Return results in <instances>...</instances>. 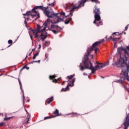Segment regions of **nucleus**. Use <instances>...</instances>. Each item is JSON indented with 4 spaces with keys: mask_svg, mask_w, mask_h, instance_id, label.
Instances as JSON below:
<instances>
[{
    "mask_svg": "<svg viewBox=\"0 0 129 129\" xmlns=\"http://www.w3.org/2000/svg\"><path fill=\"white\" fill-rule=\"evenodd\" d=\"M38 63H40V62H41V60H39L37 61Z\"/></svg>",
    "mask_w": 129,
    "mask_h": 129,
    "instance_id": "603ef678",
    "label": "nucleus"
},
{
    "mask_svg": "<svg viewBox=\"0 0 129 129\" xmlns=\"http://www.w3.org/2000/svg\"><path fill=\"white\" fill-rule=\"evenodd\" d=\"M128 28V25L125 26L124 31L127 30Z\"/></svg>",
    "mask_w": 129,
    "mask_h": 129,
    "instance_id": "58836bf2",
    "label": "nucleus"
},
{
    "mask_svg": "<svg viewBox=\"0 0 129 129\" xmlns=\"http://www.w3.org/2000/svg\"><path fill=\"white\" fill-rule=\"evenodd\" d=\"M115 35H116V33L114 32V33H113L112 36H113V37H114V36H115Z\"/></svg>",
    "mask_w": 129,
    "mask_h": 129,
    "instance_id": "37998d69",
    "label": "nucleus"
},
{
    "mask_svg": "<svg viewBox=\"0 0 129 129\" xmlns=\"http://www.w3.org/2000/svg\"><path fill=\"white\" fill-rule=\"evenodd\" d=\"M99 25V26H100V25H103L102 24V21H100L99 23H97Z\"/></svg>",
    "mask_w": 129,
    "mask_h": 129,
    "instance_id": "79ce46f5",
    "label": "nucleus"
},
{
    "mask_svg": "<svg viewBox=\"0 0 129 129\" xmlns=\"http://www.w3.org/2000/svg\"><path fill=\"white\" fill-rule=\"evenodd\" d=\"M54 14H57V13H54ZM59 14H60V16H65V13L63 12H61L60 13H57V15H59Z\"/></svg>",
    "mask_w": 129,
    "mask_h": 129,
    "instance_id": "5701e85b",
    "label": "nucleus"
},
{
    "mask_svg": "<svg viewBox=\"0 0 129 129\" xmlns=\"http://www.w3.org/2000/svg\"><path fill=\"white\" fill-rule=\"evenodd\" d=\"M27 57H28V55H27V56H26V58H27Z\"/></svg>",
    "mask_w": 129,
    "mask_h": 129,
    "instance_id": "bf43d9fd",
    "label": "nucleus"
},
{
    "mask_svg": "<svg viewBox=\"0 0 129 129\" xmlns=\"http://www.w3.org/2000/svg\"><path fill=\"white\" fill-rule=\"evenodd\" d=\"M46 38H47V36H45L44 37H41L40 38V40H42V41H44V40H45V39H46Z\"/></svg>",
    "mask_w": 129,
    "mask_h": 129,
    "instance_id": "7c9ffc66",
    "label": "nucleus"
},
{
    "mask_svg": "<svg viewBox=\"0 0 129 129\" xmlns=\"http://www.w3.org/2000/svg\"><path fill=\"white\" fill-rule=\"evenodd\" d=\"M100 44V41H97L93 44L92 46H90L89 47L87 50V53L84 55V59H85V57H87L89 58V55L91 54V51H93V49L94 48H96V47H97Z\"/></svg>",
    "mask_w": 129,
    "mask_h": 129,
    "instance_id": "39448f33",
    "label": "nucleus"
},
{
    "mask_svg": "<svg viewBox=\"0 0 129 129\" xmlns=\"http://www.w3.org/2000/svg\"><path fill=\"white\" fill-rule=\"evenodd\" d=\"M73 116L72 117H78V116H80L81 115V114L75 113V112H72Z\"/></svg>",
    "mask_w": 129,
    "mask_h": 129,
    "instance_id": "4468645a",
    "label": "nucleus"
},
{
    "mask_svg": "<svg viewBox=\"0 0 129 129\" xmlns=\"http://www.w3.org/2000/svg\"><path fill=\"white\" fill-rule=\"evenodd\" d=\"M123 81H124V78L123 77H121L120 79L118 80V82L122 84V85H123Z\"/></svg>",
    "mask_w": 129,
    "mask_h": 129,
    "instance_id": "f3484780",
    "label": "nucleus"
},
{
    "mask_svg": "<svg viewBox=\"0 0 129 129\" xmlns=\"http://www.w3.org/2000/svg\"><path fill=\"white\" fill-rule=\"evenodd\" d=\"M55 30H56L57 32H60V30H61V28H58V29H55Z\"/></svg>",
    "mask_w": 129,
    "mask_h": 129,
    "instance_id": "ea45409f",
    "label": "nucleus"
},
{
    "mask_svg": "<svg viewBox=\"0 0 129 129\" xmlns=\"http://www.w3.org/2000/svg\"><path fill=\"white\" fill-rule=\"evenodd\" d=\"M24 19H25L26 21H29V20H30V18L29 17H24Z\"/></svg>",
    "mask_w": 129,
    "mask_h": 129,
    "instance_id": "e433bc0d",
    "label": "nucleus"
},
{
    "mask_svg": "<svg viewBox=\"0 0 129 129\" xmlns=\"http://www.w3.org/2000/svg\"><path fill=\"white\" fill-rule=\"evenodd\" d=\"M38 46H39V49H41V45L39 44Z\"/></svg>",
    "mask_w": 129,
    "mask_h": 129,
    "instance_id": "de8ad7c7",
    "label": "nucleus"
},
{
    "mask_svg": "<svg viewBox=\"0 0 129 129\" xmlns=\"http://www.w3.org/2000/svg\"><path fill=\"white\" fill-rule=\"evenodd\" d=\"M23 68V69H25V68H26L27 70H29V69H30V68L29 67H27V66H25Z\"/></svg>",
    "mask_w": 129,
    "mask_h": 129,
    "instance_id": "2f4dec72",
    "label": "nucleus"
},
{
    "mask_svg": "<svg viewBox=\"0 0 129 129\" xmlns=\"http://www.w3.org/2000/svg\"><path fill=\"white\" fill-rule=\"evenodd\" d=\"M18 81L19 82L20 86L21 88H22V83L21 82V80H19Z\"/></svg>",
    "mask_w": 129,
    "mask_h": 129,
    "instance_id": "c9c22d12",
    "label": "nucleus"
},
{
    "mask_svg": "<svg viewBox=\"0 0 129 129\" xmlns=\"http://www.w3.org/2000/svg\"><path fill=\"white\" fill-rule=\"evenodd\" d=\"M30 36L31 39L33 40V36L31 35V34H30Z\"/></svg>",
    "mask_w": 129,
    "mask_h": 129,
    "instance_id": "49530a36",
    "label": "nucleus"
},
{
    "mask_svg": "<svg viewBox=\"0 0 129 129\" xmlns=\"http://www.w3.org/2000/svg\"><path fill=\"white\" fill-rule=\"evenodd\" d=\"M0 76H2V75H0Z\"/></svg>",
    "mask_w": 129,
    "mask_h": 129,
    "instance_id": "680f3d73",
    "label": "nucleus"
},
{
    "mask_svg": "<svg viewBox=\"0 0 129 129\" xmlns=\"http://www.w3.org/2000/svg\"><path fill=\"white\" fill-rule=\"evenodd\" d=\"M71 21H72V19L70 18L69 19H67V20L64 22V24H66V25H68V24L70 23Z\"/></svg>",
    "mask_w": 129,
    "mask_h": 129,
    "instance_id": "a211bd4d",
    "label": "nucleus"
},
{
    "mask_svg": "<svg viewBox=\"0 0 129 129\" xmlns=\"http://www.w3.org/2000/svg\"><path fill=\"white\" fill-rule=\"evenodd\" d=\"M98 42H100V44H101V43L104 42V39H102L101 40L98 41Z\"/></svg>",
    "mask_w": 129,
    "mask_h": 129,
    "instance_id": "a19ab883",
    "label": "nucleus"
},
{
    "mask_svg": "<svg viewBox=\"0 0 129 129\" xmlns=\"http://www.w3.org/2000/svg\"><path fill=\"white\" fill-rule=\"evenodd\" d=\"M109 39H112V36H110Z\"/></svg>",
    "mask_w": 129,
    "mask_h": 129,
    "instance_id": "3c124183",
    "label": "nucleus"
},
{
    "mask_svg": "<svg viewBox=\"0 0 129 129\" xmlns=\"http://www.w3.org/2000/svg\"><path fill=\"white\" fill-rule=\"evenodd\" d=\"M27 101H28V102H30V100L28 99V100H27Z\"/></svg>",
    "mask_w": 129,
    "mask_h": 129,
    "instance_id": "13d9d810",
    "label": "nucleus"
},
{
    "mask_svg": "<svg viewBox=\"0 0 129 129\" xmlns=\"http://www.w3.org/2000/svg\"><path fill=\"white\" fill-rule=\"evenodd\" d=\"M52 117H53V116H46L44 117V119H49V118H52Z\"/></svg>",
    "mask_w": 129,
    "mask_h": 129,
    "instance_id": "a878e982",
    "label": "nucleus"
},
{
    "mask_svg": "<svg viewBox=\"0 0 129 129\" xmlns=\"http://www.w3.org/2000/svg\"><path fill=\"white\" fill-rule=\"evenodd\" d=\"M123 85V86H124V89H125L126 90H127V88H126V86H124V85Z\"/></svg>",
    "mask_w": 129,
    "mask_h": 129,
    "instance_id": "c03bdc74",
    "label": "nucleus"
},
{
    "mask_svg": "<svg viewBox=\"0 0 129 129\" xmlns=\"http://www.w3.org/2000/svg\"><path fill=\"white\" fill-rule=\"evenodd\" d=\"M88 0H81L78 2L79 5L77 6V4H76L74 5L73 3L70 4V6L72 7V9L70 10V13L69 15L65 16V18H67L68 17H69V16H71L72 17L73 16V13L72 12H74V10L77 9L78 10V9H80V8H82V7H83L84 6V4L86 3Z\"/></svg>",
    "mask_w": 129,
    "mask_h": 129,
    "instance_id": "20e7f679",
    "label": "nucleus"
},
{
    "mask_svg": "<svg viewBox=\"0 0 129 129\" xmlns=\"http://www.w3.org/2000/svg\"><path fill=\"white\" fill-rule=\"evenodd\" d=\"M52 82L53 83H58V80H57L56 79H54L53 80H52Z\"/></svg>",
    "mask_w": 129,
    "mask_h": 129,
    "instance_id": "393cba45",
    "label": "nucleus"
},
{
    "mask_svg": "<svg viewBox=\"0 0 129 129\" xmlns=\"http://www.w3.org/2000/svg\"><path fill=\"white\" fill-rule=\"evenodd\" d=\"M56 78V76L52 75V76H49V79L50 80H52L53 79H55Z\"/></svg>",
    "mask_w": 129,
    "mask_h": 129,
    "instance_id": "412c9836",
    "label": "nucleus"
},
{
    "mask_svg": "<svg viewBox=\"0 0 129 129\" xmlns=\"http://www.w3.org/2000/svg\"><path fill=\"white\" fill-rule=\"evenodd\" d=\"M63 21V19H61L60 17H58L56 21L53 22V24H59L60 22Z\"/></svg>",
    "mask_w": 129,
    "mask_h": 129,
    "instance_id": "f8f14e48",
    "label": "nucleus"
},
{
    "mask_svg": "<svg viewBox=\"0 0 129 129\" xmlns=\"http://www.w3.org/2000/svg\"><path fill=\"white\" fill-rule=\"evenodd\" d=\"M119 38H114L112 39V41L114 44V46H115V45H116V43L117 42V40H119Z\"/></svg>",
    "mask_w": 129,
    "mask_h": 129,
    "instance_id": "dca6fc26",
    "label": "nucleus"
},
{
    "mask_svg": "<svg viewBox=\"0 0 129 129\" xmlns=\"http://www.w3.org/2000/svg\"><path fill=\"white\" fill-rule=\"evenodd\" d=\"M37 56H39V52H36L33 57V59L35 60L36 58L37 57Z\"/></svg>",
    "mask_w": 129,
    "mask_h": 129,
    "instance_id": "aec40b11",
    "label": "nucleus"
},
{
    "mask_svg": "<svg viewBox=\"0 0 129 129\" xmlns=\"http://www.w3.org/2000/svg\"><path fill=\"white\" fill-rule=\"evenodd\" d=\"M12 117H6L4 118V120H9L12 118Z\"/></svg>",
    "mask_w": 129,
    "mask_h": 129,
    "instance_id": "b1692460",
    "label": "nucleus"
},
{
    "mask_svg": "<svg viewBox=\"0 0 129 129\" xmlns=\"http://www.w3.org/2000/svg\"><path fill=\"white\" fill-rule=\"evenodd\" d=\"M94 18H95V20L93 22L94 24L96 25V26H97V27H99V25L98 24H97V23H96V22H99V21H100V20H101V18H100V14L95 15Z\"/></svg>",
    "mask_w": 129,
    "mask_h": 129,
    "instance_id": "423d86ee",
    "label": "nucleus"
},
{
    "mask_svg": "<svg viewBox=\"0 0 129 129\" xmlns=\"http://www.w3.org/2000/svg\"><path fill=\"white\" fill-rule=\"evenodd\" d=\"M6 124V122H2L0 123V126H4Z\"/></svg>",
    "mask_w": 129,
    "mask_h": 129,
    "instance_id": "c756f323",
    "label": "nucleus"
},
{
    "mask_svg": "<svg viewBox=\"0 0 129 129\" xmlns=\"http://www.w3.org/2000/svg\"><path fill=\"white\" fill-rule=\"evenodd\" d=\"M47 43H48V42H47V41H46V42H45V45H47Z\"/></svg>",
    "mask_w": 129,
    "mask_h": 129,
    "instance_id": "864d4df0",
    "label": "nucleus"
},
{
    "mask_svg": "<svg viewBox=\"0 0 129 129\" xmlns=\"http://www.w3.org/2000/svg\"><path fill=\"white\" fill-rule=\"evenodd\" d=\"M37 16H38V17L35 18L34 21H37V20H38V19H39L40 18V15H38Z\"/></svg>",
    "mask_w": 129,
    "mask_h": 129,
    "instance_id": "4c0bfd02",
    "label": "nucleus"
},
{
    "mask_svg": "<svg viewBox=\"0 0 129 129\" xmlns=\"http://www.w3.org/2000/svg\"><path fill=\"white\" fill-rule=\"evenodd\" d=\"M95 54H96L97 53V51H98V50H99V49L98 48H95Z\"/></svg>",
    "mask_w": 129,
    "mask_h": 129,
    "instance_id": "72a5a7b5",
    "label": "nucleus"
},
{
    "mask_svg": "<svg viewBox=\"0 0 129 129\" xmlns=\"http://www.w3.org/2000/svg\"><path fill=\"white\" fill-rule=\"evenodd\" d=\"M66 82V81H63L62 83H61V85H64V84Z\"/></svg>",
    "mask_w": 129,
    "mask_h": 129,
    "instance_id": "a18cd8bd",
    "label": "nucleus"
},
{
    "mask_svg": "<svg viewBox=\"0 0 129 129\" xmlns=\"http://www.w3.org/2000/svg\"><path fill=\"white\" fill-rule=\"evenodd\" d=\"M50 23L54 24V22H53L52 20H51L50 19H48L43 24V26H44V27L40 26L38 24L37 29L32 30L34 37L39 38V37H43V36H45V35L43 34V33H42L46 31V28H47V26H48V25H49Z\"/></svg>",
    "mask_w": 129,
    "mask_h": 129,
    "instance_id": "f03ea898",
    "label": "nucleus"
},
{
    "mask_svg": "<svg viewBox=\"0 0 129 129\" xmlns=\"http://www.w3.org/2000/svg\"><path fill=\"white\" fill-rule=\"evenodd\" d=\"M53 114H56L54 116H52L53 117H56V116H59V110L57 109H55V111H54L53 112Z\"/></svg>",
    "mask_w": 129,
    "mask_h": 129,
    "instance_id": "ddd939ff",
    "label": "nucleus"
},
{
    "mask_svg": "<svg viewBox=\"0 0 129 129\" xmlns=\"http://www.w3.org/2000/svg\"><path fill=\"white\" fill-rule=\"evenodd\" d=\"M92 3H95L96 4H98V0H91Z\"/></svg>",
    "mask_w": 129,
    "mask_h": 129,
    "instance_id": "cd10ccee",
    "label": "nucleus"
},
{
    "mask_svg": "<svg viewBox=\"0 0 129 129\" xmlns=\"http://www.w3.org/2000/svg\"><path fill=\"white\" fill-rule=\"evenodd\" d=\"M50 28H51V29H58V28H59V29H61V27H59V26L55 25L54 24H51Z\"/></svg>",
    "mask_w": 129,
    "mask_h": 129,
    "instance_id": "2eb2a0df",
    "label": "nucleus"
},
{
    "mask_svg": "<svg viewBox=\"0 0 129 129\" xmlns=\"http://www.w3.org/2000/svg\"><path fill=\"white\" fill-rule=\"evenodd\" d=\"M32 52H31L28 54V56H31V55H32Z\"/></svg>",
    "mask_w": 129,
    "mask_h": 129,
    "instance_id": "09e8293b",
    "label": "nucleus"
},
{
    "mask_svg": "<svg viewBox=\"0 0 129 129\" xmlns=\"http://www.w3.org/2000/svg\"><path fill=\"white\" fill-rule=\"evenodd\" d=\"M56 4H55V2H54L53 3L49 4L48 5L50 6L51 7H54Z\"/></svg>",
    "mask_w": 129,
    "mask_h": 129,
    "instance_id": "bb28decb",
    "label": "nucleus"
},
{
    "mask_svg": "<svg viewBox=\"0 0 129 129\" xmlns=\"http://www.w3.org/2000/svg\"><path fill=\"white\" fill-rule=\"evenodd\" d=\"M74 76L73 75H71V76H67V78H68V79H72V78H73Z\"/></svg>",
    "mask_w": 129,
    "mask_h": 129,
    "instance_id": "c85d7f7f",
    "label": "nucleus"
},
{
    "mask_svg": "<svg viewBox=\"0 0 129 129\" xmlns=\"http://www.w3.org/2000/svg\"><path fill=\"white\" fill-rule=\"evenodd\" d=\"M101 77V78H104V77Z\"/></svg>",
    "mask_w": 129,
    "mask_h": 129,
    "instance_id": "052dcab7",
    "label": "nucleus"
},
{
    "mask_svg": "<svg viewBox=\"0 0 129 129\" xmlns=\"http://www.w3.org/2000/svg\"><path fill=\"white\" fill-rule=\"evenodd\" d=\"M68 89H69V87H68V86H67V87L65 88H62L61 90V92H66L68 90Z\"/></svg>",
    "mask_w": 129,
    "mask_h": 129,
    "instance_id": "6ab92c4d",
    "label": "nucleus"
},
{
    "mask_svg": "<svg viewBox=\"0 0 129 129\" xmlns=\"http://www.w3.org/2000/svg\"><path fill=\"white\" fill-rule=\"evenodd\" d=\"M53 101V97H51L50 98L47 99L45 101V105H47V104H50V102H52Z\"/></svg>",
    "mask_w": 129,
    "mask_h": 129,
    "instance_id": "9d476101",
    "label": "nucleus"
},
{
    "mask_svg": "<svg viewBox=\"0 0 129 129\" xmlns=\"http://www.w3.org/2000/svg\"><path fill=\"white\" fill-rule=\"evenodd\" d=\"M123 124L124 126V129H127L129 126V113L126 116Z\"/></svg>",
    "mask_w": 129,
    "mask_h": 129,
    "instance_id": "0eeeda50",
    "label": "nucleus"
},
{
    "mask_svg": "<svg viewBox=\"0 0 129 129\" xmlns=\"http://www.w3.org/2000/svg\"><path fill=\"white\" fill-rule=\"evenodd\" d=\"M75 80H76V79L74 78V79H73L72 80V81H67V82H69V81L70 82H72V84H71V83L68 84V85H67V86H68V87H69V86H71L72 87L73 86H74V82H75Z\"/></svg>",
    "mask_w": 129,
    "mask_h": 129,
    "instance_id": "1a4fd4ad",
    "label": "nucleus"
},
{
    "mask_svg": "<svg viewBox=\"0 0 129 129\" xmlns=\"http://www.w3.org/2000/svg\"><path fill=\"white\" fill-rule=\"evenodd\" d=\"M23 100H25V96H23Z\"/></svg>",
    "mask_w": 129,
    "mask_h": 129,
    "instance_id": "5fc2aeb1",
    "label": "nucleus"
},
{
    "mask_svg": "<svg viewBox=\"0 0 129 129\" xmlns=\"http://www.w3.org/2000/svg\"><path fill=\"white\" fill-rule=\"evenodd\" d=\"M60 80H61V78H59L57 79V81H60Z\"/></svg>",
    "mask_w": 129,
    "mask_h": 129,
    "instance_id": "8fccbe9b",
    "label": "nucleus"
},
{
    "mask_svg": "<svg viewBox=\"0 0 129 129\" xmlns=\"http://www.w3.org/2000/svg\"><path fill=\"white\" fill-rule=\"evenodd\" d=\"M8 44L12 45L13 44V40H8Z\"/></svg>",
    "mask_w": 129,
    "mask_h": 129,
    "instance_id": "473e14b6",
    "label": "nucleus"
},
{
    "mask_svg": "<svg viewBox=\"0 0 129 129\" xmlns=\"http://www.w3.org/2000/svg\"><path fill=\"white\" fill-rule=\"evenodd\" d=\"M83 75H86V74L85 73H83Z\"/></svg>",
    "mask_w": 129,
    "mask_h": 129,
    "instance_id": "4d7b16f0",
    "label": "nucleus"
},
{
    "mask_svg": "<svg viewBox=\"0 0 129 129\" xmlns=\"http://www.w3.org/2000/svg\"><path fill=\"white\" fill-rule=\"evenodd\" d=\"M24 24H25V25L26 28H28V25H27V20H25L24 21Z\"/></svg>",
    "mask_w": 129,
    "mask_h": 129,
    "instance_id": "f704fd0d",
    "label": "nucleus"
},
{
    "mask_svg": "<svg viewBox=\"0 0 129 129\" xmlns=\"http://www.w3.org/2000/svg\"><path fill=\"white\" fill-rule=\"evenodd\" d=\"M93 13L95 15H100V10L98 8H95L93 11Z\"/></svg>",
    "mask_w": 129,
    "mask_h": 129,
    "instance_id": "9b49d317",
    "label": "nucleus"
},
{
    "mask_svg": "<svg viewBox=\"0 0 129 129\" xmlns=\"http://www.w3.org/2000/svg\"><path fill=\"white\" fill-rule=\"evenodd\" d=\"M51 31H52V32L53 33V34H55V35L59 33V31H57L56 30H51Z\"/></svg>",
    "mask_w": 129,
    "mask_h": 129,
    "instance_id": "4be33fe9",
    "label": "nucleus"
},
{
    "mask_svg": "<svg viewBox=\"0 0 129 129\" xmlns=\"http://www.w3.org/2000/svg\"><path fill=\"white\" fill-rule=\"evenodd\" d=\"M34 63H37V61H33Z\"/></svg>",
    "mask_w": 129,
    "mask_h": 129,
    "instance_id": "6e6d98bb",
    "label": "nucleus"
},
{
    "mask_svg": "<svg viewBox=\"0 0 129 129\" xmlns=\"http://www.w3.org/2000/svg\"><path fill=\"white\" fill-rule=\"evenodd\" d=\"M33 13H35V12H34V11H33V9H32V11H27L26 13L24 14L23 16H25L26 17H28V16H32V19H34V17H36V15H33Z\"/></svg>",
    "mask_w": 129,
    "mask_h": 129,
    "instance_id": "6e6552de",
    "label": "nucleus"
},
{
    "mask_svg": "<svg viewBox=\"0 0 129 129\" xmlns=\"http://www.w3.org/2000/svg\"><path fill=\"white\" fill-rule=\"evenodd\" d=\"M96 63L97 64V66L95 67L92 66L91 61L89 60V57L86 56H85V58H84V60H83V64L85 66V67L82 66V63H80L79 67L80 68V70L82 71H83L84 69H89L90 70H91V73H94L96 70L101 69V68H103L108 65V62H106L105 64H104L103 63H99L97 61Z\"/></svg>",
    "mask_w": 129,
    "mask_h": 129,
    "instance_id": "f257e3e1",
    "label": "nucleus"
},
{
    "mask_svg": "<svg viewBox=\"0 0 129 129\" xmlns=\"http://www.w3.org/2000/svg\"><path fill=\"white\" fill-rule=\"evenodd\" d=\"M48 7H44L42 6H36L32 9V11H34V13H35V14H37L38 12L36 11V10H38V9H39V10L43 11L45 16L48 18H54L55 17H57L58 14H55L54 12L51 13L50 11L47 10H48Z\"/></svg>",
    "mask_w": 129,
    "mask_h": 129,
    "instance_id": "7ed1b4c3",
    "label": "nucleus"
}]
</instances>
